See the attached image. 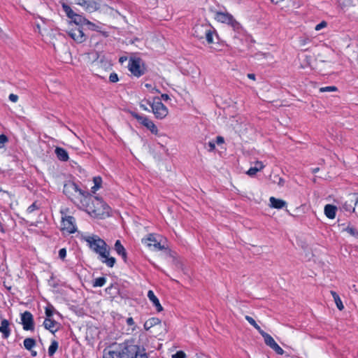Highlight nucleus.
I'll use <instances>...</instances> for the list:
<instances>
[{
	"instance_id": "774afa93",
	"label": "nucleus",
	"mask_w": 358,
	"mask_h": 358,
	"mask_svg": "<svg viewBox=\"0 0 358 358\" xmlns=\"http://www.w3.org/2000/svg\"><path fill=\"white\" fill-rule=\"evenodd\" d=\"M152 91H155L156 92H159V91L157 89L153 88Z\"/></svg>"
},
{
	"instance_id": "7ed1b4c3",
	"label": "nucleus",
	"mask_w": 358,
	"mask_h": 358,
	"mask_svg": "<svg viewBox=\"0 0 358 358\" xmlns=\"http://www.w3.org/2000/svg\"><path fill=\"white\" fill-rule=\"evenodd\" d=\"M214 29L209 24H197L192 29V35L199 38H206L208 43H213Z\"/></svg>"
},
{
	"instance_id": "c85d7f7f",
	"label": "nucleus",
	"mask_w": 358,
	"mask_h": 358,
	"mask_svg": "<svg viewBox=\"0 0 358 358\" xmlns=\"http://www.w3.org/2000/svg\"><path fill=\"white\" fill-rule=\"evenodd\" d=\"M93 182L94 185L92 187V189L93 192H95V191L101 187L102 179L100 176H96L93 178Z\"/></svg>"
},
{
	"instance_id": "393cba45",
	"label": "nucleus",
	"mask_w": 358,
	"mask_h": 358,
	"mask_svg": "<svg viewBox=\"0 0 358 358\" xmlns=\"http://www.w3.org/2000/svg\"><path fill=\"white\" fill-rule=\"evenodd\" d=\"M71 20L76 25H84L85 22H87V19L85 17L76 13L75 14V16H73Z\"/></svg>"
},
{
	"instance_id": "20e7f679",
	"label": "nucleus",
	"mask_w": 358,
	"mask_h": 358,
	"mask_svg": "<svg viewBox=\"0 0 358 358\" xmlns=\"http://www.w3.org/2000/svg\"><path fill=\"white\" fill-rule=\"evenodd\" d=\"M146 102L151 107L156 118L162 120L168 115V108L162 103L159 96L154 97L152 101L147 100Z\"/></svg>"
},
{
	"instance_id": "4be33fe9",
	"label": "nucleus",
	"mask_w": 358,
	"mask_h": 358,
	"mask_svg": "<svg viewBox=\"0 0 358 358\" xmlns=\"http://www.w3.org/2000/svg\"><path fill=\"white\" fill-rule=\"evenodd\" d=\"M161 322V320L157 317H151L144 324V328L146 330H149L152 327L159 324Z\"/></svg>"
},
{
	"instance_id": "f257e3e1",
	"label": "nucleus",
	"mask_w": 358,
	"mask_h": 358,
	"mask_svg": "<svg viewBox=\"0 0 358 358\" xmlns=\"http://www.w3.org/2000/svg\"><path fill=\"white\" fill-rule=\"evenodd\" d=\"M89 248L99 255V259L107 266H114L116 260L113 257H109L110 248L107 243L97 235L89 236L85 238Z\"/></svg>"
},
{
	"instance_id": "e2e57ef3",
	"label": "nucleus",
	"mask_w": 358,
	"mask_h": 358,
	"mask_svg": "<svg viewBox=\"0 0 358 358\" xmlns=\"http://www.w3.org/2000/svg\"><path fill=\"white\" fill-rule=\"evenodd\" d=\"M30 351H31V354L32 357H36V355H37L36 351H34V350H30Z\"/></svg>"
},
{
	"instance_id": "f8f14e48",
	"label": "nucleus",
	"mask_w": 358,
	"mask_h": 358,
	"mask_svg": "<svg viewBox=\"0 0 358 358\" xmlns=\"http://www.w3.org/2000/svg\"><path fill=\"white\" fill-rule=\"evenodd\" d=\"M139 349L138 345L127 346L122 350L121 358H138Z\"/></svg>"
},
{
	"instance_id": "a19ab883",
	"label": "nucleus",
	"mask_w": 358,
	"mask_h": 358,
	"mask_svg": "<svg viewBox=\"0 0 358 358\" xmlns=\"http://www.w3.org/2000/svg\"><path fill=\"white\" fill-rule=\"evenodd\" d=\"M66 256V248H62L59 250V257L62 259H64Z\"/></svg>"
},
{
	"instance_id": "052dcab7",
	"label": "nucleus",
	"mask_w": 358,
	"mask_h": 358,
	"mask_svg": "<svg viewBox=\"0 0 358 358\" xmlns=\"http://www.w3.org/2000/svg\"><path fill=\"white\" fill-rule=\"evenodd\" d=\"M350 195H353V196L357 195V199H356V201L355 202V206H356L358 204V193L357 194H356V193L351 194Z\"/></svg>"
},
{
	"instance_id": "6e6552de",
	"label": "nucleus",
	"mask_w": 358,
	"mask_h": 358,
	"mask_svg": "<svg viewBox=\"0 0 358 358\" xmlns=\"http://www.w3.org/2000/svg\"><path fill=\"white\" fill-rule=\"evenodd\" d=\"M131 115L138 122V123H140L141 124L146 127L148 130H150L152 134L155 135L157 134L158 129L156 125L148 117L141 115L136 113H131Z\"/></svg>"
},
{
	"instance_id": "864d4df0",
	"label": "nucleus",
	"mask_w": 358,
	"mask_h": 358,
	"mask_svg": "<svg viewBox=\"0 0 358 358\" xmlns=\"http://www.w3.org/2000/svg\"><path fill=\"white\" fill-rule=\"evenodd\" d=\"M74 3L76 4L80 5L81 6H83L85 5V0H75Z\"/></svg>"
},
{
	"instance_id": "603ef678",
	"label": "nucleus",
	"mask_w": 358,
	"mask_h": 358,
	"mask_svg": "<svg viewBox=\"0 0 358 358\" xmlns=\"http://www.w3.org/2000/svg\"><path fill=\"white\" fill-rule=\"evenodd\" d=\"M162 99L164 101H168L169 99V96L167 94H162L161 95L160 100Z\"/></svg>"
},
{
	"instance_id": "79ce46f5",
	"label": "nucleus",
	"mask_w": 358,
	"mask_h": 358,
	"mask_svg": "<svg viewBox=\"0 0 358 358\" xmlns=\"http://www.w3.org/2000/svg\"><path fill=\"white\" fill-rule=\"evenodd\" d=\"M326 26H327V22H324V21H322V22H321L320 23H319L318 24L316 25L315 30L319 31L321 29L325 27Z\"/></svg>"
},
{
	"instance_id": "dca6fc26",
	"label": "nucleus",
	"mask_w": 358,
	"mask_h": 358,
	"mask_svg": "<svg viewBox=\"0 0 358 358\" xmlns=\"http://www.w3.org/2000/svg\"><path fill=\"white\" fill-rule=\"evenodd\" d=\"M0 332L2 334L4 338H8L10 334V329L9 328V322L6 319H3L1 322Z\"/></svg>"
},
{
	"instance_id": "a878e982",
	"label": "nucleus",
	"mask_w": 358,
	"mask_h": 358,
	"mask_svg": "<svg viewBox=\"0 0 358 358\" xmlns=\"http://www.w3.org/2000/svg\"><path fill=\"white\" fill-rule=\"evenodd\" d=\"M62 7L69 18L71 19L73 16H75L76 13H74V11L68 4L66 3H62Z\"/></svg>"
},
{
	"instance_id": "de8ad7c7",
	"label": "nucleus",
	"mask_w": 358,
	"mask_h": 358,
	"mask_svg": "<svg viewBox=\"0 0 358 358\" xmlns=\"http://www.w3.org/2000/svg\"><path fill=\"white\" fill-rule=\"evenodd\" d=\"M216 143L220 145L224 142V138L222 136H218L216 137Z\"/></svg>"
},
{
	"instance_id": "ea45409f",
	"label": "nucleus",
	"mask_w": 358,
	"mask_h": 358,
	"mask_svg": "<svg viewBox=\"0 0 358 358\" xmlns=\"http://www.w3.org/2000/svg\"><path fill=\"white\" fill-rule=\"evenodd\" d=\"M186 355L183 351H178L176 354L172 355L173 358H185Z\"/></svg>"
},
{
	"instance_id": "bb28decb",
	"label": "nucleus",
	"mask_w": 358,
	"mask_h": 358,
	"mask_svg": "<svg viewBox=\"0 0 358 358\" xmlns=\"http://www.w3.org/2000/svg\"><path fill=\"white\" fill-rule=\"evenodd\" d=\"M45 313L47 317L46 318H51L54 313H58V312L55 310L52 305L48 304L45 307Z\"/></svg>"
},
{
	"instance_id": "2f4dec72",
	"label": "nucleus",
	"mask_w": 358,
	"mask_h": 358,
	"mask_svg": "<svg viewBox=\"0 0 358 358\" xmlns=\"http://www.w3.org/2000/svg\"><path fill=\"white\" fill-rule=\"evenodd\" d=\"M353 202V200L351 199L350 203H348V201H345L343 204V208L346 210V211H348V212H354L355 210V206H352V203Z\"/></svg>"
},
{
	"instance_id": "f03ea898",
	"label": "nucleus",
	"mask_w": 358,
	"mask_h": 358,
	"mask_svg": "<svg viewBox=\"0 0 358 358\" xmlns=\"http://www.w3.org/2000/svg\"><path fill=\"white\" fill-rule=\"evenodd\" d=\"M89 213L96 217H104L109 215L110 207L102 199L94 196L87 205Z\"/></svg>"
},
{
	"instance_id": "5fc2aeb1",
	"label": "nucleus",
	"mask_w": 358,
	"mask_h": 358,
	"mask_svg": "<svg viewBox=\"0 0 358 358\" xmlns=\"http://www.w3.org/2000/svg\"><path fill=\"white\" fill-rule=\"evenodd\" d=\"M308 41H309V39L306 38V39L301 40L300 43H301V45H306Z\"/></svg>"
},
{
	"instance_id": "9d476101",
	"label": "nucleus",
	"mask_w": 358,
	"mask_h": 358,
	"mask_svg": "<svg viewBox=\"0 0 358 358\" xmlns=\"http://www.w3.org/2000/svg\"><path fill=\"white\" fill-rule=\"evenodd\" d=\"M21 321L23 329L25 331H34V322L32 314L29 311H25L21 314Z\"/></svg>"
},
{
	"instance_id": "13d9d810",
	"label": "nucleus",
	"mask_w": 358,
	"mask_h": 358,
	"mask_svg": "<svg viewBox=\"0 0 358 358\" xmlns=\"http://www.w3.org/2000/svg\"><path fill=\"white\" fill-rule=\"evenodd\" d=\"M248 78L252 80H255V75L254 73H248Z\"/></svg>"
},
{
	"instance_id": "2eb2a0df",
	"label": "nucleus",
	"mask_w": 358,
	"mask_h": 358,
	"mask_svg": "<svg viewBox=\"0 0 358 358\" xmlns=\"http://www.w3.org/2000/svg\"><path fill=\"white\" fill-rule=\"evenodd\" d=\"M114 249L116 252L122 257L123 261L126 263L127 259V252L120 240H117L115 241Z\"/></svg>"
},
{
	"instance_id": "4d7b16f0",
	"label": "nucleus",
	"mask_w": 358,
	"mask_h": 358,
	"mask_svg": "<svg viewBox=\"0 0 358 358\" xmlns=\"http://www.w3.org/2000/svg\"><path fill=\"white\" fill-rule=\"evenodd\" d=\"M126 60H127V57H121L120 59H119V62L120 63L122 64L124 62H125Z\"/></svg>"
},
{
	"instance_id": "338daca9",
	"label": "nucleus",
	"mask_w": 358,
	"mask_h": 358,
	"mask_svg": "<svg viewBox=\"0 0 358 358\" xmlns=\"http://www.w3.org/2000/svg\"><path fill=\"white\" fill-rule=\"evenodd\" d=\"M155 1L154 2L153 5L155 6H156L157 5V3H158V0H155Z\"/></svg>"
},
{
	"instance_id": "6e6d98bb",
	"label": "nucleus",
	"mask_w": 358,
	"mask_h": 358,
	"mask_svg": "<svg viewBox=\"0 0 358 358\" xmlns=\"http://www.w3.org/2000/svg\"><path fill=\"white\" fill-rule=\"evenodd\" d=\"M140 107L141 108H142L143 110H145V111H150V110L146 107V106H145L144 104L143 103H141L140 104Z\"/></svg>"
},
{
	"instance_id": "a18cd8bd",
	"label": "nucleus",
	"mask_w": 358,
	"mask_h": 358,
	"mask_svg": "<svg viewBox=\"0 0 358 358\" xmlns=\"http://www.w3.org/2000/svg\"><path fill=\"white\" fill-rule=\"evenodd\" d=\"M37 208V206L35 203H33L31 206H29L27 208V212L31 213L34 212Z\"/></svg>"
},
{
	"instance_id": "cd10ccee",
	"label": "nucleus",
	"mask_w": 358,
	"mask_h": 358,
	"mask_svg": "<svg viewBox=\"0 0 358 358\" xmlns=\"http://www.w3.org/2000/svg\"><path fill=\"white\" fill-rule=\"evenodd\" d=\"M106 278L105 277H99L94 279L92 282V286L94 287H102L105 285Z\"/></svg>"
},
{
	"instance_id": "5701e85b",
	"label": "nucleus",
	"mask_w": 358,
	"mask_h": 358,
	"mask_svg": "<svg viewBox=\"0 0 358 358\" xmlns=\"http://www.w3.org/2000/svg\"><path fill=\"white\" fill-rule=\"evenodd\" d=\"M330 293L334 298V300L338 309L339 310H343L344 306L338 294L335 291L333 290L330 291Z\"/></svg>"
},
{
	"instance_id": "f3484780",
	"label": "nucleus",
	"mask_w": 358,
	"mask_h": 358,
	"mask_svg": "<svg viewBox=\"0 0 358 358\" xmlns=\"http://www.w3.org/2000/svg\"><path fill=\"white\" fill-rule=\"evenodd\" d=\"M83 7L87 11L92 13L99 8V4L94 0H85V5Z\"/></svg>"
},
{
	"instance_id": "4c0bfd02",
	"label": "nucleus",
	"mask_w": 358,
	"mask_h": 358,
	"mask_svg": "<svg viewBox=\"0 0 358 358\" xmlns=\"http://www.w3.org/2000/svg\"><path fill=\"white\" fill-rule=\"evenodd\" d=\"M274 178H277L278 180H273V182H276L280 187H282L285 184V180L278 175L274 176Z\"/></svg>"
},
{
	"instance_id": "473e14b6",
	"label": "nucleus",
	"mask_w": 358,
	"mask_h": 358,
	"mask_svg": "<svg viewBox=\"0 0 358 358\" xmlns=\"http://www.w3.org/2000/svg\"><path fill=\"white\" fill-rule=\"evenodd\" d=\"M344 230L351 236L358 238V231H357L354 227L348 226Z\"/></svg>"
},
{
	"instance_id": "f704fd0d",
	"label": "nucleus",
	"mask_w": 358,
	"mask_h": 358,
	"mask_svg": "<svg viewBox=\"0 0 358 358\" xmlns=\"http://www.w3.org/2000/svg\"><path fill=\"white\" fill-rule=\"evenodd\" d=\"M204 147L209 152H212L215 149V143L214 141H209L208 143L205 144Z\"/></svg>"
},
{
	"instance_id": "39448f33",
	"label": "nucleus",
	"mask_w": 358,
	"mask_h": 358,
	"mask_svg": "<svg viewBox=\"0 0 358 358\" xmlns=\"http://www.w3.org/2000/svg\"><path fill=\"white\" fill-rule=\"evenodd\" d=\"M63 192L71 200H73L74 198H77L78 195L82 196H86L88 195V192L82 190L79 188L78 185L71 181H69L64 184Z\"/></svg>"
},
{
	"instance_id": "58836bf2",
	"label": "nucleus",
	"mask_w": 358,
	"mask_h": 358,
	"mask_svg": "<svg viewBox=\"0 0 358 358\" xmlns=\"http://www.w3.org/2000/svg\"><path fill=\"white\" fill-rule=\"evenodd\" d=\"M84 25H87V27L91 30H96V29L99 27L95 24L90 22L88 20H87V22H85Z\"/></svg>"
},
{
	"instance_id": "7c9ffc66",
	"label": "nucleus",
	"mask_w": 358,
	"mask_h": 358,
	"mask_svg": "<svg viewBox=\"0 0 358 358\" xmlns=\"http://www.w3.org/2000/svg\"><path fill=\"white\" fill-rule=\"evenodd\" d=\"M245 320L252 325L253 326L260 334V331H263V330L261 329V327L257 324L255 320L250 316L246 315Z\"/></svg>"
},
{
	"instance_id": "6ab92c4d",
	"label": "nucleus",
	"mask_w": 358,
	"mask_h": 358,
	"mask_svg": "<svg viewBox=\"0 0 358 358\" xmlns=\"http://www.w3.org/2000/svg\"><path fill=\"white\" fill-rule=\"evenodd\" d=\"M148 297L150 299V301L152 302L153 305L156 307V309L158 312H161L163 310V308L161 306L159 299L155 296L153 291H152V290L148 291Z\"/></svg>"
},
{
	"instance_id": "72a5a7b5",
	"label": "nucleus",
	"mask_w": 358,
	"mask_h": 358,
	"mask_svg": "<svg viewBox=\"0 0 358 358\" xmlns=\"http://www.w3.org/2000/svg\"><path fill=\"white\" fill-rule=\"evenodd\" d=\"M337 87L335 86H328L323 87L320 89V92H336L337 91Z\"/></svg>"
},
{
	"instance_id": "c03bdc74",
	"label": "nucleus",
	"mask_w": 358,
	"mask_h": 358,
	"mask_svg": "<svg viewBox=\"0 0 358 358\" xmlns=\"http://www.w3.org/2000/svg\"><path fill=\"white\" fill-rule=\"evenodd\" d=\"M8 138L5 134H0V144H4L8 142Z\"/></svg>"
},
{
	"instance_id": "412c9836",
	"label": "nucleus",
	"mask_w": 358,
	"mask_h": 358,
	"mask_svg": "<svg viewBox=\"0 0 358 358\" xmlns=\"http://www.w3.org/2000/svg\"><path fill=\"white\" fill-rule=\"evenodd\" d=\"M55 154L57 155V157L60 161H62V162L68 161V159H69V155H68L67 151L65 149H64L62 148L57 147L55 150Z\"/></svg>"
},
{
	"instance_id": "e433bc0d",
	"label": "nucleus",
	"mask_w": 358,
	"mask_h": 358,
	"mask_svg": "<svg viewBox=\"0 0 358 358\" xmlns=\"http://www.w3.org/2000/svg\"><path fill=\"white\" fill-rule=\"evenodd\" d=\"M109 80L111 83H117L119 80L118 76L116 73H111L109 76Z\"/></svg>"
},
{
	"instance_id": "c9c22d12",
	"label": "nucleus",
	"mask_w": 358,
	"mask_h": 358,
	"mask_svg": "<svg viewBox=\"0 0 358 358\" xmlns=\"http://www.w3.org/2000/svg\"><path fill=\"white\" fill-rule=\"evenodd\" d=\"M260 170L258 169V168L254 166L249 169V170L247 171V174L250 176H254L257 174L258 171Z\"/></svg>"
},
{
	"instance_id": "37998d69",
	"label": "nucleus",
	"mask_w": 358,
	"mask_h": 358,
	"mask_svg": "<svg viewBox=\"0 0 358 358\" xmlns=\"http://www.w3.org/2000/svg\"><path fill=\"white\" fill-rule=\"evenodd\" d=\"M8 99L10 101L15 103L18 100V96L14 94H10L8 96Z\"/></svg>"
},
{
	"instance_id": "ddd939ff",
	"label": "nucleus",
	"mask_w": 358,
	"mask_h": 358,
	"mask_svg": "<svg viewBox=\"0 0 358 358\" xmlns=\"http://www.w3.org/2000/svg\"><path fill=\"white\" fill-rule=\"evenodd\" d=\"M68 35L78 43H83L87 39V36L80 27L71 29L68 31Z\"/></svg>"
},
{
	"instance_id": "8fccbe9b",
	"label": "nucleus",
	"mask_w": 358,
	"mask_h": 358,
	"mask_svg": "<svg viewBox=\"0 0 358 358\" xmlns=\"http://www.w3.org/2000/svg\"><path fill=\"white\" fill-rule=\"evenodd\" d=\"M127 325L129 326H133L134 325V321L132 317H128L126 320Z\"/></svg>"
},
{
	"instance_id": "bf43d9fd",
	"label": "nucleus",
	"mask_w": 358,
	"mask_h": 358,
	"mask_svg": "<svg viewBox=\"0 0 358 358\" xmlns=\"http://www.w3.org/2000/svg\"><path fill=\"white\" fill-rule=\"evenodd\" d=\"M138 358H148L147 354L139 352Z\"/></svg>"
},
{
	"instance_id": "aec40b11",
	"label": "nucleus",
	"mask_w": 358,
	"mask_h": 358,
	"mask_svg": "<svg viewBox=\"0 0 358 358\" xmlns=\"http://www.w3.org/2000/svg\"><path fill=\"white\" fill-rule=\"evenodd\" d=\"M337 208L331 204H327L324 206V214L329 219H334L336 217Z\"/></svg>"
},
{
	"instance_id": "a211bd4d",
	"label": "nucleus",
	"mask_w": 358,
	"mask_h": 358,
	"mask_svg": "<svg viewBox=\"0 0 358 358\" xmlns=\"http://www.w3.org/2000/svg\"><path fill=\"white\" fill-rule=\"evenodd\" d=\"M269 201L271 203L270 206L273 208L282 209L287 206L286 201L273 196L270 197Z\"/></svg>"
},
{
	"instance_id": "1a4fd4ad",
	"label": "nucleus",
	"mask_w": 358,
	"mask_h": 358,
	"mask_svg": "<svg viewBox=\"0 0 358 358\" xmlns=\"http://www.w3.org/2000/svg\"><path fill=\"white\" fill-rule=\"evenodd\" d=\"M260 334L264 338L266 345L273 350L276 354L282 355L285 353L283 349L278 345V344L275 341V340L270 334H267L264 331L262 332L260 331Z\"/></svg>"
},
{
	"instance_id": "3c124183",
	"label": "nucleus",
	"mask_w": 358,
	"mask_h": 358,
	"mask_svg": "<svg viewBox=\"0 0 358 358\" xmlns=\"http://www.w3.org/2000/svg\"><path fill=\"white\" fill-rule=\"evenodd\" d=\"M148 241L153 242L154 243L157 241L155 236L152 234H150L147 238Z\"/></svg>"
},
{
	"instance_id": "9b49d317",
	"label": "nucleus",
	"mask_w": 358,
	"mask_h": 358,
	"mask_svg": "<svg viewBox=\"0 0 358 358\" xmlns=\"http://www.w3.org/2000/svg\"><path fill=\"white\" fill-rule=\"evenodd\" d=\"M62 230L69 234H73L76 231L75 218L73 216H65L62 220Z\"/></svg>"
},
{
	"instance_id": "69168bd1",
	"label": "nucleus",
	"mask_w": 358,
	"mask_h": 358,
	"mask_svg": "<svg viewBox=\"0 0 358 358\" xmlns=\"http://www.w3.org/2000/svg\"><path fill=\"white\" fill-rule=\"evenodd\" d=\"M145 87H147V88H150L152 85H151V84L146 83V84L145 85Z\"/></svg>"
},
{
	"instance_id": "c756f323",
	"label": "nucleus",
	"mask_w": 358,
	"mask_h": 358,
	"mask_svg": "<svg viewBox=\"0 0 358 358\" xmlns=\"http://www.w3.org/2000/svg\"><path fill=\"white\" fill-rule=\"evenodd\" d=\"M58 348V342L56 341H52L51 342L50 345L48 348V355L49 356H52Z\"/></svg>"
},
{
	"instance_id": "49530a36",
	"label": "nucleus",
	"mask_w": 358,
	"mask_h": 358,
	"mask_svg": "<svg viewBox=\"0 0 358 358\" xmlns=\"http://www.w3.org/2000/svg\"><path fill=\"white\" fill-rule=\"evenodd\" d=\"M255 167L258 168L259 170H262L264 169V166L262 162L257 161L255 163Z\"/></svg>"
},
{
	"instance_id": "09e8293b",
	"label": "nucleus",
	"mask_w": 358,
	"mask_h": 358,
	"mask_svg": "<svg viewBox=\"0 0 358 358\" xmlns=\"http://www.w3.org/2000/svg\"><path fill=\"white\" fill-rule=\"evenodd\" d=\"M153 246L155 248L158 249L159 250L164 249V247L161 245L159 242L156 241L155 243H153Z\"/></svg>"
},
{
	"instance_id": "423d86ee",
	"label": "nucleus",
	"mask_w": 358,
	"mask_h": 358,
	"mask_svg": "<svg viewBox=\"0 0 358 358\" xmlns=\"http://www.w3.org/2000/svg\"><path fill=\"white\" fill-rule=\"evenodd\" d=\"M142 64V59L139 57H131L128 63V69L131 74L137 78L145 73V68Z\"/></svg>"
},
{
	"instance_id": "0e129e2a",
	"label": "nucleus",
	"mask_w": 358,
	"mask_h": 358,
	"mask_svg": "<svg viewBox=\"0 0 358 358\" xmlns=\"http://www.w3.org/2000/svg\"><path fill=\"white\" fill-rule=\"evenodd\" d=\"M0 230H1V231L4 232L3 225L2 224V223L1 222H0Z\"/></svg>"
},
{
	"instance_id": "680f3d73",
	"label": "nucleus",
	"mask_w": 358,
	"mask_h": 358,
	"mask_svg": "<svg viewBox=\"0 0 358 358\" xmlns=\"http://www.w3.org/2000/svg\"><path fill=\"white\" fill-rule=\"evenodd\" d=\"M319 171H320V168L316 167V168H314V169H312V173H317Z\"/></svg>"
},
{
	"instance_id": "4468645a",
	"label": "nucleus",
	"mask_w": 358,
	"mask_h": 358,
	"mask_svg": "<svg viewBox=\"0 0 358 358\" xmlns=\"http://www.w3.org/2000/svg\"><path fill=\"white\" fill-rule=\"evenodd\" d=\"M43 325L45 329L49 330L52 334H55L59 330L60 324L52 318H45Z\"/></svg>"
},
{
	"instance_id": "0eeeda50",
	"label": "nucleus",
	"mask_w": 358,
	"mask_h": 358,
	"mask_svg": "<svg viewBox=\"0 0 358 358\" xmlns=\"http://www.w3.org/2000/svg\"><path fill=\"white\" fill-rule=\"evenodd\" d=\"M215 18L218 22L230 25L235 31L241 29L240 23L229 13L217 12Z\"/></svg>"
},
{
	"instance_id": "b1692460",
	"label": "nucleus",
	"mask_w": 358,
	"mask_h": 358,
	"mask_svg": "<svg viewBox=\"0 0 358 358\" xmlns=\"http://www.w3.org/2000/svg\"><path fill=\"white\" fill-rule=\"evenodd\" d=\"M24 347L27 350H31L36 345V341L32 338H27L23 341Z\"/></svg>"
}]
</instances>
